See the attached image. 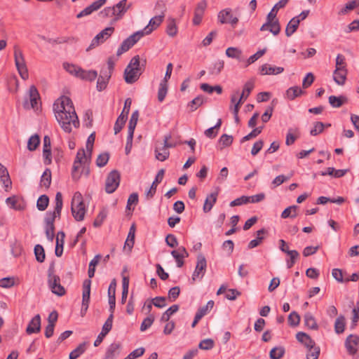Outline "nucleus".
Instances as JSON below:
<instances>
[{"instance_id":"nucleus-30","label":"nucleus","mask_w":359,"mask_h":359,"mask_svg":"<svg viewBox=\"0 0 359 359\" xmlns=\"http://www.w3.org/2000/svg\"><path fill=\"white\" fill-rule=\"evenodd\" d=\"M165 32L170 37H175L178 34V26L174 18H169L167 21Z\"/></svg>"},{"instance_id":"nucleus-26","label":"nucleus","mask_w":359,"mask_h":359,"mask_svg":"<svg viewBox=\"0 0 359 359\" xmlns=\"http://www.w3.org/2000/svg\"><path fill=\"white\" fill-rule=\"evenodd\" d=\"M41 328V317L39 315H36L34 318H32L30 322L29 323L26 332L28 334H31L33 333H37L40 331Z\"/></svg>"},{"instance_id":"nucleus-37","label":"nucleus","mask_w":359,"mask_h":359,"mask_svg":"<svg viewBox=\"0 0 359 359\" xmlns=\"http://www.w3.org/2000/svg\"><path fill=\"white\" fill-rule=\"evenodd\" d=\"M97 76V72L95 70H85L81 68L79 79L84 81H93Z\"/></svg>"},{"instance_id":"nucleus-51","label":"nucleus","mask_w":359,"mask_h":359,"mask_svg":"<svg viewBox=\"0 0 359 359\" xmlns=\"http://www.w3.org/2000/svg\"><path fill=\"white\" fill-rule=\"evenodd\" d=\"M345 329V318L343 316H339L334 323V330L336 333L341 334L344 332Z\"/></svg>"},{"instance_id":"nucleus-59","label":"nucleus","mask_w":359,"mask_h":359,"mask_svg":"<svg viewBox=\"0 0 359 359\" xmlns=\"http://www.w3.org/2000/svg\"><path fill=\"white\" fill-rule=\"evenodd\" d=\"M325 128V124L322 122H316L313 123V128L310 130V135L316 136L322 133Z\"/></svg>"},{"instance_id":"nucleus-12","label":"nucleus","mask_w":359,"mask_h":359,"mask_svg":"<svg viewBox=\"0 0 359 359\" xmlns=\"http://www.w3.org/2000/svg\"><path fill=\"white\" fill-rule=\"evenodd\" d=\"M121 182L120 173L113 170L107 175L105 182V191L108 194L114 193L118 187Z\"/></svg>"},{"instance_id":"nucleus-24","label":"nucleus","mask_w":359,"mask_h":359,"mask_svg":"<svg viewBox=\"0 0 359 359\" xmlns=\"http://www.w3.org/2000/svg\"><path fill=\"white\" fill-rule=\"evenodd\" d=\"M171 255L175 259L177 266L182 267L184 264V259L189 256V253L184 247L181 246L177 250H172Z\"/></svg>"},{"instance_id":"nucleus-6","label":"nucleus","mask_w":359,"mask_h":359,"mask_svg":"<svg viewBox=\"0 0 359 359\" xmlns=\"http://www.w3.org/2000/svg\"><path fill=\"white\" fill-rule=\"evenodd\" d=\"M55 118L62 130L67 133H72L74 129L78 128L80 126L76 111L71 114L58 115Z\"/></svg>"},{"instance_id":"nucleus-45","label":"nucleus","mask_w":359,"mask_h":359,"mask_svg":"<svg viewBox=\"0 0 359 359\" xmlns=\"http://www.w3.org/2000/svg\"><path fill=\"white\" fill-rule=\"evenodd\" d=\"M86 349V343L79 344L74 350L69 353V359H76L82 355Z\"/></svg>"},{"instance_id":"nucleus-25","label":"nucleus","mask_w":359,"mask_h":359,"mask_svg":"<svg viewBox=\"0 0 359 359\" xmlns=\"http://www.w3.org/2000/svg\"><path fill=\"white\" fill-rule=\"evenodd\" d=\"M284 68L282 67L271 66L268 64H264L261 66L259 73L262 75H276L282 73Z\"/></svg>"},{"instance_id":"nucleus-44","label":"nucleus","mask_w":359,"mask_h":359,"mask_svg":"<svg viewBox=\"0 0 359 359\" xmlns=\"http://www.w3.org/2000/svg\"><path fill=\"white\" fill-rule=\"evenodd\" d=\"M285 350L283 346H276L273 348L269 353L271 359H280L285 355Z\"/></svg>"},{"instance_id":"nucleus-41","label":"nucleus","mask_w":359,"mask_h":359,"mask_svg":"<svg viewBox=\"0 0 359 359\" xmlns=\"http://www.w3.org/2000/svg\"><path fill=\"white\" fill-rule=\"evenodd\" d=\"M168 89V82L161 81L158 89V100L160 102H163L166 97Z\"/></svg>"},{"instance_id":"nucleus-11","label":"nucleus","mask_w":359,"mask_h":359,"mask_svg":"<svg viewBox=\"0 0 359 359\" xmlns=\"http://www.w3.org/2000/svg\"><path fill=\"white\" fill-rule=\"evenodd\" d=\"M114 32V27H107L102 29L92 39L89 47L87 48V50H91L103 43L112 35Z\"/></svg>"},{"instance_id":"nucleus-20","label":"nucleus","mask_w":359,"mask_h":359,"mask_svg":"<svg viewBox=\"0 0 359 359\" xmlns=\"http://www.w3.org/2000/svg\"><path fill=\"white\" fill-rule=\"evenodd\" d=\"M48 285L51 291L58 295L62 296L65 293V288L60 285V278L54 274L48 276Z\"/></svg>"},{"instance_id":"nucleus-61","label":"nucleus","mask_w":359,"mask_h":359,"mask_svg":"<svg viewBox=\"0 0 359 359\" xmlns=\"http://www.w3.org/2000/svg\"><path fill=\"white\" fill-rule=\"evenodd\" d=\"M154 319H155L154 316L152 314L149 315L148 317L144 318L141 323L140 330L142 332L146 331L148 328H149L151 326V325L153 324V323L154 321Z\"/></svg>"},{"instance_id":"nucleus-21","label":"nucleus","mask_w":359,"mask_h":359,"mask_svg":"<svg viewBox=\"0 0 359 359\" xmlns=\"http://www.w3.org/2000/svg\"><path fill=\"white\" fill-rule=\"evenodd\" d=\"M114 315L110 314L107 320L105 321L102 326L101 332L98 334L97 339L94 342L95 346H98L102 341L104 337L109 333L111 330L113 323Z\"/></svg>"},{"instance_id":"nucleus-62","label":"nucleus","mask_w":359,"mask_h":359,"mask_svg":"<svg viewBox=\"0 0 359 359\" xmlns=\"http://www.w3.org/2000/svg\"><path fill=\"white\" fill-rule=\"evenodd\" d=\"M126 115H124L123 114H121V115L118 117L116 122L114 125V132L115 134H117L121 131L122 129L123 125L125 124L126 121Z\"/></svg>"},{"instance_id":"nucleus-50","label":"nucleus","mask_w":359,"mask_h":359,"mask_svg":"<svg viewBox=\"0 0 359 359\" xmlns=\"http://www.w3.org/2000/svg\"><path fill=\"white\" fill-rule=\"evenodd\" d=\"M138 118H139V113L137 111H135L132 114L129 123H128V133H131L134 134V131H135V127L137 126Z\"/></svg>"},{"instance_id":"nucleus-7","label":"nucleus","mask_w":359,"mask_h":359,"mask_svg":"<svg viewBox=\"0 0 359 359\" xmlns=\"http://www.w3.org/2000/svg\"><path fill=\"white\" fill-rule=\"evenodd\" d=\"M75 111L72 100L67 96H61L57 99L53 104L55 117L62 114H71V113Z\"/></svg>"},{"instance_id":"nucleus-32","label":"nucleus","mask_w":359,"mask_h":359,"mask_svg":"<svg viewBox=\"0 0 359 359\" xmlns=\"http://www.w3.org/2000/svg\"><path fill=\"white\" fill-rule=\"evenodd\" d=\"M330 104L334 108H339L348 102V98L344 95H331L328 98Z\"/></svg>"},{"instance_id":"nucleus-5","label":"nucleus","mask_w":359,"mask_h":359,"mask_svg":"<svg viewBox=\"0 0 359 359\" xmlns=\"http://www.w3.org/2000/svg\"><path fill=\"white\" fill-rule=\"evenodd\" d=\"M348 74L347 65L344 55H337L335 60V69L333 72V80L338 86H344Z\"/></svg>"},{"instance_id":"nucleus-48","label":"nucleus","mask_w":359,"mask_h":359,"mask_svg":"<svg viewBox=\"0 0 359 359\" xmlns=\"http://www.w3.org/2000/svg\"><path fill=\"white\" fill-rule=\"evenodd\" d=\"M233 142V137L229 135H222L219 140V147L220 149L229 147Z\"/></svg>"},{"instance_id":"nucleus-28","label":"nucleus","mask_w":359,"mask_h":359,"mask_svg":"<svg viewBox=\"0 0 359 359\" xmlns=\"http://www.w3.org/2000/svg\"><path fill=\"white\" fill-rule=\"evenodd\" d=\"M225 54L229 58L236 59L238 62L243 63L242 58L243 51L241 49L237 47H229L226 48Z\"/></svg>"},{"instance_id":"nucleus-31","label":"nucleus","mask_w":359,"mask_h":359,"mask_svg":"<svg viewBox=\"0 0 359 359\" xmlns=\"http://www.w3.org/2000/svg\"><path fill=\"white\" fill-rule=\"evenodd\" d=\"M304 93V90L299 86H294L289 88L285 91V98L289 100H293L296 97L301 96Z\"/></svg>"},{"instance_id":"nucleus-42","label":"nucleus","mask_w":359,"mask_h":359,"mask_svg":"<svg viewBox=\"0 0 359 359\" xmlns=\"http://www.w3.org/2000/svg\"><path fill=\"white\" fill-rule=\"evenodd\" d=\"M277 13L275 9H271L266 17V21L260 28L261 31H266L269 29V24L271 22H278V20L276 18Z\"/></svg>"},{"instance_id":"nucleus-27","label":"nucleus","mask_w":359,"mask_h":359,"mask_svg":"<svg viewBox=\"0 0 359 359\" xmlns=\"http://www.w3.org/2000/svg\"><path fill=\"white\" fill-rule=\"evenodd\" d=\"M29 103L25 102V107L27 108H36L38 100L39 98V93L34 86H31L29 89Z\"/></svg>"},{"instance_id":"nucleus-16","label":"nucleus","mask_w":359,"mask_h":359,"mask_svg":"<svg viewBox=\"0 0 359 359\" xmlns=\"http://www.w3.org/2000/svg\"><path fill=\"white\" fill-rule=\"evenodd\" d=\"M218 20L222 24H230L232 27H235L238 22V18L236 16L232 11L229 8H226L221 11L218 13Z\"/></svg>"},{"instance_id":"nucleus-23","label":"nucleus","mask_w":359,"mask_h":359,"mask_svg":"<svg viewBox=\"0 0 359 359\" xmlns=\"http://www.w3.org/2000/svg\"><path fill=\"white\" fill-rule=\"evenodd\" d=\"M244 97L240 95V91H234L231 95V104L229 106L230 111H239L241 104L245 102Z\"/></svg>"},{"instance_id":"nucleus-36","label":"nucleus","mask_w":359,"mask_h":359,"mask_svg":"<svg viewBox=\"0 0 359 359\" xmlns=\"http://www.w3.org/2000/svg\"><path fill=\"white\" fill-rule=\"evenodd\" d=\"M64 69L73 76L79 77L81 67L70 62H64L62 65Z\"/></svg>"},{"instance_id":"nucleus-55","label":"nucleus","mask_w":359,"mask_h":359,"mask_svg":"<svg viewBox=\"0 0 359 359\" xmlns=\"http://www.w3.org/2000/svg\"><path fill=\"white\" fill-rule=\"evenodd\" d=\"M287 255L290 257V259L286 261V264L287 268L290 269L294 264L296 260L299 257V254L297 250H292L287 252Z\"/></svg>"},{"instance_id":"nucleus-64","label":"nucleus","mask_w":359,"mask_h":359,"mask_svg":"<svg viewBox=\"0 0 359 359\" xmlns=\"http://www.w3.org/2000/svg\"><path fill=\"white\" fill-rule=\"evenodd\" d=\"M109 158V155L108 153L100 154L96 159V165L98 167L102 168L107 163Z\"/></svg>"},{"instance_id":"nucleus-40","label":"nucleus","mask_w":359,"mask_h":359,"mask_svg":"<svg viewBox=\"0 0 359 359\" xmlns=\"http://www.w3.org/2000/svg\"><path fill=\"white\" fill-rule=\"evenodd\" d=\"M120 345L111 344L107 350L105 357L108 359H114L119 354Z\"/></svg>"},{"instance_id":"nucleus-47","label":"nucleus","mask_w":359,"mask_h":359,"mask_svg":"<svg viewBox=\"0 0 359 359\" xmlns=\"http://www.w3.org/2000/svg\"><path fill=\"white\" fill-rule=\"evenodd\" d=\"M304 324L307 327L312 330H316L318 328L316 321L310 313H307L304 315Z\"/></svg>"},{"instance_id":"nucleus-46","label":"nucleus","mask_w":359,"mask_h":359,"mask_svg":"<svg viewBox=\"0 0 359 359\" xmlns=\"http://www.w3.org/2000/svg\"><path fill=\"white\" fill-rule=\"evenodd\" d=\"M40 143L39 136L36 134L32 135L27 142V149L29 151H34Z\"/></svg>"},{"instance_id":"nucleus-54","label":"nucleus","mask_w":359,"mask_h":359,"mask_svg":"<svg viewBox=\"0 0 359 359\" xmlns=\"http://www.w3.org/2000/svg\"><path fill=\"white\" fill-rule=\"evenodd\" d=\"M16 285L15 277H6L0 279V287L2 288H11Z\"/></svg>"},{"instance_id":"nucleus-22","label":"nucleus","mask_w":359,"mask_h":359,"mask_svg":"<svg viewBox=\"0 0 359 359\" xmlns=\"http://www.w3.org/2000/svg\"><path fill=\"white\" fill-rule=\"evenodd\" d=\"M219 193V188L217 187L214 191L208 194L205 200L203 210L204 212H209L216 203Z\"/></svg>"},{"instance_id":"nucleus-57","label":"nucleus","mask_w":359,"mask_h":359,"mask_svg":"<svg viewBox=\"0 0 359 359\" xmlns=\"http://www.w3.org/2000/svg\"><path fill=\"white\" fill-rule=\"evenodd\" d=\"M107 209H102L97 215L94 222L93 226L95 227H99L102 225L104 219H106L107 216Z\"/></svg>"},{"instance_id":"nucleus-60","label":"nucleus","mask_w":359,"mask_h":359,"mask_svg":"<svg viewBox=\"0 0 359 359\" xmlns=\"http://www.w3.org/2000/svg\"><path fill=\"white\" fill-rule=\"evenodd\" d=\"M306 359H318L320 355V348L313 345L312 347L307 348Z\"/></svg>"},{"instance_id":"nucleus-1","label":"nucleus","mask_w":359,"mask_h":359,"mask_svg":"<svg viewBox=\"0 0 359 359\" xmlns=\"http://www.w3.org/2000/svg\"><path fill=\"white\" fill-rule=\"evenodd\" d=\"M95 139V133H91L87 139L86 148H81L77 151L72 172L74 180H79L82 176L88 175L90 171L88 164L91 158Z\"/></svg>"},{"instance_id":"nucleus-43","label":"nucleus","mask_w":359,"mask_h":359,"mask_svg":"<svg viewBox=\"0 0 359 359\" xmlns=\"http://www.w3.org/2000/svg\"><path fill=\"white\" fill-rule=\"evenodd\" d=\"M298 207L297 205H291L285 208L281 213V217L286 219L288 217L294 218L297 216Z\"/></svg>"},{"instance_id":"nucleus-35","label":"nucleus","mask_w":359,"mask_h":359,"mask_svg":"<svg viewBox=\"0 0 359 359\" xmlns=\"http://www.w3.org/2000/svg\"><path fill=\"white\" fill-rule=\"evenodd\" d=\"M296 338L299 342L304 345L306 348L312 347L315 345V342L311 338L303 332H299L296 334Z\"/></svg>"},{"instance_id":"nucleus-17","label":"nucleus","mask_w":359,"mask_h":359,"mask_svg":"<svg viewBox=\"0 0 359 359\" xmlns=\"http://www.w3.org/2000/svg\"><path fill=\"white\" fill-rule=\"evenodd\" d=\"M163 19V15H156L151 18L148 25L143 29L140 30V32H142L143 36L149 35L161 25Z\"/></svg>"},{"instance_id":"nucleus-3","label":"nucleus","mask_w":359,"mask_h":359,"mask_svg":"<svg viewBox=\"0 0 359 359\" xmlns=\"http://www.w3.org/2000/svg\"><path fill=\"white\" fill-rule=\"evenodd\" d=\"M87 210L88 205L82 194L79 191L74 193L71 201V212L74 219L77 222L83 221Z\"/></svg>"},{"instance_id":"nucleus-15","label":"nucleus","mask_w":359,"mask_h":359,"mask_svg":"<svg viewBox=\"0 0 359 359\" xmlns=\"http://www.w3.org/2000/svg\"><path fill=\"white\" fill-rule=\"evenodd\" d=\"M206 267L207 262L205 256L202 254L198 255L196 266L192 274L193 281L200 280L203 278Z\"/></svg>"},{"instance_id":"nucleus-19","label":"nucleus","mask_w":359,"mask_h":359,"mask_svg":"<svg viewBox=\"0 0 359 359\" xmlns=\"http://www.w3.org/2000/svg\"><path fill=\"white\" fill-rule=\"evenodd\" d=\"M170 138V136H165L164 138L163 145L161 147H156L155 153L156 158L161 161H164L169 156V151L168 148L172 147L174 145L171 143L168 142V140Z\"/></svg>"},{"instance_id":"nucleus-8","label":"nucleus","mask_w":359,"mask_h":359,"mask_svg":"<svg viewBox=\"0 0 359 359\" xmlns=\"http://www.w3.org/2000/svg\"><path fill=\"white\" fill-rule=\"evenodd\" d=\"M140 58L133 57L124 71V79L127 83H135L140 77Z\"/></svg>"},{"instance_id":"nucleus-63","label":"nucleus","mask_w":359,"mask_h":359,"mask_svg":"<svg viewBox=\"0 0 359 359\" xmlns=\"http://www.w3.org/2000/svg\"><path fill=\"white\" fill-rule=\"evenodd\" d=\"M300 323V316L299 315L293 311L288 316V323L292 327L297 326Z\"/></svg>"},{"instance_id":"nucleus-56","label":"nucleus","mask_w":359,"mask_h":359,"mask_svg":"<svg viewBox=\"0 0 359 359\" xmlns=\"http://www.w3.org/2000/svg\"><path fill=\"white\" fill-rule=\"evenodd\" d=\"M204 99L202 96H198L192 100L189 104L188 107L191 111L196 110L200 106L203 104Z\"/></svg>"},{"instance_id":"nucleus-38","label":"nucleus","mask_w":359,"mask_h":359,"mask_svg":"<svg viewBox=\"0 0 359 359\" xmlns=\"http://www.w3.org/2000/svg\"><path fill=\"white\" fill-rule=\"evenodd\" d=\"M110 77V72L106 73L104 74H101L98 77L97 81V89L99 91H102L107 88Z\"/></svg>"},{"instance_id":"nucleus-10","label":"nucleus","mask_w":359,"mask_h":359,"mask_svg":"<svg viewBox=\"0 0 359 359\" xmlns=\"http://www.w3.org/2000/svg\"><path fill=\"white\" fill-rule=\"evenodd\" d=\"M143 36H144L140 30L129 36L121 43V46L118 48L116 52L117 55L120 56L123 53L128 51Z\"/></svg>"},{"instance_id":"nucleus-33","label":"nucleus","mask_w":359,"mask_h":359,"mask_svg":"<svg viewBox=\"0 0 359 359\" xmlns=\"http://www.w3.org/2000/svg\"><path fill=\"white\" fill-rule=\"evenodd\" d=\"M347 172L348 170L346 169L336 170L332 167H329L326 170L322 171L320 175L322 176L330 175L335 178H339L343 177Z\"/></svg>"},{"instance_id":"nucleus-13","label":"nucleus","mask_w":359,"mask_h":359,"mask_svg":"<svg viewBox=\"0 0 359 359\" xmlns=\"http://www.w3.org/2000/svg\"><path fill=\"white\" fill-rule=\"evenodd\" d=\"M309 14V11H304L298 15L292 18L287 23L285 29V34L292 36L297 30L301 21L305 20Z\"/></svg>"},{"instance_id":"nucleus-9","label":"nucleus","mask_w":359,"mask_h":359,"mask_svg":"<svg viewBox=\"0 0 359 359\" xmlns=\"http://www.w3.org/2000/svg\"><path fill=\"white\" fill-rule=\"evenodd\" d=\"M14 59L15 67L20 77L23 80H26L29 77L27 67L24 59V56L21 50L17 47H14Z\"/></svg>"},{"instance_id":"nucleus-53","label":"nucleus","mask_w":359,"mask_h":359,"mask_svg":"<svg viewBox=\"0 0 359 359\" xmlns=\"http://www.w3.org/2000/svg\"><path fill=\"white\" fill-rule=\"evenodd\" d=\"M215 302L210 300L207 302L206 305L201 307L196 312L201 318L208 314L214 307Z\"/></svg>"},{"instance_id":"nucleus-29","label":"nucleus","mask_w":359,"mask_h":359,"mask_svg":"<svg viewBox=\"0 0 359 359\" xmlns=\"http://www.w3.org/2000/svg\"><path fill=\"white\" fill-rule=\"evenodd\" d=\"M135 226L133 224L129 230L127 238L124 245V250L130 252L135 243Z\"/></svg>"},{"instance_id":"nucleus-52","label":"nucleus","mask_w":359,"mask_h":359,"mask_svg":"<svg viewBox=\"0 0 359 359\" xmlns=\"http://www.w3.org/2000/svg\"><path fill=\"white\" fill-rule=\"evenodd\" d=\"M253 88L254 82L252 81H249L245 83L242 92H240V95L244 97V100H247Z\"/></svg>"},{"instance_id":"nucleus-2","label":"nucleus","mask_w":359,"mask_h":359,"mask_svg":"<svg viewBox=\"0 0 359 359\" xmlns=\"http://www.w3.org/2000/svg\"><path fill=\"white\" fill-rule=\"evenodd\" d=\"M55 207L53 212H48L45 218V231L48 240L53 241L54 237V220L60 216L63 205L62 196L60 192L55 195Z\"/></svg>"},{"instance_id":"nucleus-4","label":"nucleus","mask_w":359,"mask_h":359,"mask_svg":"<svg viewBox=\"0 0 359 359\" xmlns=\"http://www.w3.org/2000/svg\"><path fill=\"white\" fill-rule=\"evenodd\" d=\"M127 3L128 0H121L113 6L105 7L100 14L103 18H113L114 21L119 20L131 6L130 4Z\"/></svg>"},{"instance_id":"nucleus-14","label":"nucleus","mask_w":359,"mask_h":359,"mask_svg":"<svg viewBox=\"0 0 359 359\" xmlns=\"http://www.w3.org/2000/svg\"><path fill=\"white\" fill-rule=\"evenodd\" d=\"M345 346L349 355L359 358V337L350 334L345 341Z\"/></svg>"},{"instance_id":"nucleus-34","label":"nucleus","mask_w":359,"mask_h":359,"mask_svg":"<svg viewBox=\"0 0 359 359\" xmlns=\"http://www.w3.org/2000/svg\"><path fill=\"white\" fill-rule=\"evenodd\" d=\"M65 233L60 231L56 236V245H55V255L60 257L63 252V246L65 243Z\"/></svg>"},{"instance_id":"nucleus-39","label":"nucleus","mask_w":359,"mask_h":359,"mask_svg":"<svg viewBox=\"0 0 359 359\" xmlns=\"http://www.w3.org/2000/svg\"><path fill=\"white\" fill-rule=\"evenodd\" d=\"M266 48L258 50L255 54L250 56L247 60H243V66L245 67H247L249 65H250L251 64L254 63L258 59H259L262 56H263L264 55V53H266Z\"/></svg>"},{"instance_id":"nucleus-58","label":"nucleus","mask_w":359,"mask_h":359,"mask_svg":"<svg viewBox=\"0 0 359 359\" xmlns=\"http://www.w3.org/2000/svg\"><path fill=\"white\" fill-rule=\"evenodd\" d=\"M49 202V199L47 196L42 195L41 196L36 202V207L39 210L43 211L48 207Z\"/></svg>"},{"instance_id":"nucleus-18","label":"nucleus","mask_w":359,"mask_h":359,"mask_svg":"<svg viewBox=\"0 0 359 359\" xmlns=\"http://www.w3.org/2000/svg\"><path fill=\"white\" fill-rule=\"evenodd\" d=\"M5 203L9 208L18 211L23 210L26 207L24 199L18 195H13L7 198Z\"/></svg>"},{"instance_id":"nucleus-49","label":"nucleus","mask_w":359,"mask_h":359,"mask_svg":"<svg viewBox=\"0 0 359 359\" xmlns=\"http://www.w3.org/2000/svg\"><path fill=\"white\" fill-rule=\"evenodd\" d=\"M51 183V172L49 169H46L41 179V186L48 188Z\"/></svg>"}]
</instances>
